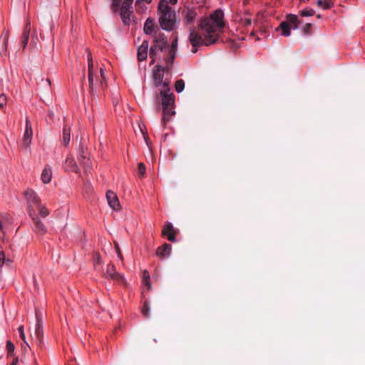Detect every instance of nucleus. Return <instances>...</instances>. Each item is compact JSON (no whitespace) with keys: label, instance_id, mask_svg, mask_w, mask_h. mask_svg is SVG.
Returning a JSON list of instances; mask_svg holds the SVG:
<instances>
[{"label":"nucleus","instance_id":"obj_1","mask_svg":"<svg viewBox=\"0 0 365 365\" xmlns=\"http://www.w3.org/2000/svg\"><path fill=\"white\" fill-rule=\"evenodd\" d=\"M225 26L224 13L220 9L215 10L210 16L200 21V32L190 31L189 40L192 46V53H196L197 47L215 43Z\"/></svg>","mask_w":365,"mask_h":365},{"label":"nucleus","instance_id":"obj_2","mask_svg":"<svg viewBox=\"0 0 365 365\" xmlns=\"http://www.w3.org/2000/svg\"><path fill=\"white\" fill-rule=\"evenodd\" d=\"M177 50L178 37L174 36L169 50V58L165 59V66L163 67L158 64L153 71V83L156 87L163 86V89H167V88H168V83L163 81L164 72L165 71H168L171 68L173 62L176 56Z\"/></svg>","mask_w":365,"mask_h":365},{"label":"nucleus","instance_id":"obj_3","mask_svg":"<svg viewBox=\"0 0 365 365\" xmlns=\"http://www.w3.org/2000/svg\"><path fill=\"white\" fill-rule=\"evenodd\" d=\"M159 24L165 31H172L176 26V16L174 11L168 6L166 0H160L158 5Z\"/></svg>","mask_w":365,"mask_h":365},{"label":"nucleus","instance_id":"obj_4","mask_svg":"<svg viewBox=\"0 0 365 365\" xmlns=\"http://www.w3.org/2000/svg\"><path fill=\"white\" fill-rule=\"evenodd\" d=\"M165 36L163 34H154V45L150 48V64H153L161 57L169 58V50Z\"/></svg>","mask_w":365,"mask_h":365},{"label":"nucleus","instance_id":"obj_5","mask_svg":"<svg viewBox=\"0 0 365 365\" xmlns=\"http://www.w3.org/2000/svg\"><path fill=\"white\" fill-rule=\"evenodd\" d=\"M163 106L162 125L165 127L171 118L175 114L174 110L175 96L170 93L169 88H164L160 91Z\"/></svg>","mask_w":365,"mask_h":365},{"label":"nucleus","instance_id":"obj_6","mask_svg":"<svg viewBox=\"0 0 365 365\" xmlns=\"http://www.w3.org/2000/svg\"><path fill=\"white\" fill-rule=\"evenodd\" d=\"M87 61L90 92L93 93L98 82H99L101 86H103L106 81L105 71L103 68H101L100 74H98L97 68L94 66L91 53L89 51L87 53Z\"/></svg>","mask_w":365,"mask_h":365},{"label":"nucleus","instance_id":"obj_7","mask_svg":"<svg viewBox=\"0 0 365 365\" xmlns=\"http://www.w3.org/2000/svg\"><path fill=\"white\" fill-rule=\"evenodd\" d=\"M112 9L113 11H119L120 18L124 24H129L130 22V16L132 11H130L131 5L133 0H112Z\"/></svg>","mask_w":365,"mask_h":365},{"label":"nucleus","instance_id":"obj_8","mask_svg":"<svg viewBox=\"0 0 365 365\" xmlns=\"http://www.w3.org/2000/svg\"><path fill=\"white\" fill-rule=\"evenodd\" d=\"M24 196L27 202L28 213L30 215V211L35 210V207L41 202L37 194L32 190H26L24 192Z\"/></svg>","mask_w":365,"mask_h":365},{"label":"nucleus","instance_id":"obj_9","mask_svg":"<svg viewBox=\"0 0 365 365\" xmlns=\"http://www.w3.org/2000/svg\"><path fill=\"white\" fill-rule=\"evenodd\" d=\"M33 130L30 120L26 119L25 130L23 135L22 149L30 150V145L32 143Z\"/></svg>","mask_w":365,"mask_h":365},{"label":"nucleus","instance_id":"obj_10","mask_svg":"<svg viewBox=\"0 0 365 365\" xmlns=\"http://www.w3.org/2000/svg\"><path fill=\"white\" fill-rule=\"evenodd\" d=\"M13 219L9 214H0V232L2 233V240H5L6 234L11 228Z\"/></svg>","mask_w":365,"mask_h":365},{"label":"nucleus","instance_id":"obj_11","mask_svg":"<svg viewBox=\"0 0 365 365\" xmlns=\"http://www.w3.org/2000/svg\"><path fill=\"white\" fill-rule=\"evenodd\" d=\"M29 215L33 221L34 230L38 235H43L46 232L47 230L43 222L39 219L36 210L30 211V215Z\"/></svg>","mask_w":365,"mask_h":365},{"label":"nucleus","instance_id":"obj_12","mask_svg":"<svg viewBox=\"0 0 365 365\" xmlns=\"http://www.w3.org/2000/svg\"><path fill=\"white\" fill-rule=\"evenodd\" d=\"M178 233V230L174 228L171 222H167L163 227L162 235L166 237L170 242L176 241V235Z\"/></svg>","mask_w":365,"mask_h":365},{"label":"nucleus","instance_id":"obj_13","mask_svg":"<svg viewBox=\"0 0 365 365\" xmlns=\"http://www.w3.org/2000/svg\"><path fill=\"white\" fill-rule=\"evenodd\" d=\"M63 168L65 170L68 172H73L75 173H80V170L76 164V162L75 161L73 157L71 155H67L63 163Z\"/></svg>","mask_w":365,"mask_h":365},{"label":"nucleus","instance_id":"obj_14","mask_svg":"<svg viewBox=\"0 0 365 365\" xmlns=\"http://www.w3.org/2000/svg\"><path fill=\"white\" fill-rule=\"evenodd\" d=\"M106 199L109 206L115 211H118L120 209V205L118 198L115 193L111 190H108L106 192Z\"/></svg>","mask_w":365,"mask_h":365},{"label":"nucleus","instance_id":"obj_15","mask_svg":"<svg viewBox=\"0 0 365 365\" xmlns=\"http://www.w3.org/2000/svg\"><path fill=\"white\" fill-rule=\"evenodd\" d=\"M43 323L36 316V323L34 327V333L31 334L32 337L36 338L39 344H41L43 339Z\"/></svg>","mask_w":365,"mask_h":365},{"label":"nucleus","instance_id":"obj_16","mask_svg":"<svg viewBox=\"0 0 365 365\" xmlns=\"http://www.w3.org/2000/svg\"><path fill=\"white\" fill-rule=\"evenodd\" d=\"M106 277L110 278L116 281H123V276L115 271V268L113 264H108L105 272Z\"/></svg>","mask_w":365,"mask_h":365},{"label":"nucleus","instance_id":"obj_17","mask_svg":"<svg viewBox=\"0 0 365 365\" xmlns=\"http://www.w3.org/2000/svg\"><path fill=\"white\" fill-rule=\"evenodd\" d=\"M149 43L145 40L138 48V58L140 61H144L148 57Z\"/></svg>","mask_w":365,"mask_h":365},{"label":"nucleus","instance_id":"obj_18","mask_svg":"<svg viewBox=\"0 0 365 365\" xmlns=\"http://www.w3.org/2000/svg\"><path fill=\"white\" fill-rule=\"evenodd\" d=\"M52 175L53 173L51 167L49 165H45L41 174V180L43 183H49L52 179Z\"/></svg>","mask_w":365,"mask_h":365},{"label":"nucleus","instance_id":"obj_19","mask_svg":"<svg viewBox=\"0 0 365 365\" xmlns=\"http://www.w3.org/2000/svg\"><path fill=\"white\" fill-rule=\"evenodd\" d=\"M172 247L168 243H165L161 247H159L157 250V255L162 258L168 257L171 253Z\"/></svg>","mask_w":365,"mask_h":365},{"label":"nucleus","instance_id":"obj_20","mask_svg":"<svg viewBox=\"0 0 365 365\" xmlns=\"http://www.w3.org/2000/svg\"><path fill=\"white\" fill-rule=\"evenodd\" d=\"M9 31H4L2 35V43L0 44V55L1 56H6L7 55V46L9 42Z\"/></svg>","mask_w":365,"mask_h":365},{"label":"nucleus","instance_id":"obj_21","mask_svg":"<svg viewBox=\"0 0 365 365\" xmlns=\"http://www.w3.org/2000/svg\"><path fill=\"white\" fill-rule=\"evenodd\" d=\"M284 22L287 23V25H289L292 29H297L299 24L298 17L294 14L287 15L286 19Z\"/></svg>","mask_w":365,"mask_h":365},{"label":"nucleus","instance_id":"obj_22","mask_svg":"<svg viewBox=\"0 0 365 365\" xmlns=\"http://www.w3.org/2000/svg\"><path fill=\"white\" fill-rule=\"evenodd\" d=\"M155 28L154 20L151 18H148L145 22L143 31L147 35H150L153 33Z\"/></svg>","mask_w":365,"mask_h":365},{"label":"nucleus","instance_id":"obj_23","mask_svg":"<svg viewBox=\"0 0 365 365\" xmlns=\"http://www.w3.org/2000/svg\"><path fill=\"white\" fill-rule=\"evenodd\" d=\"M29 34H30V24L27 23L21 35V43L23 46V48H24L29 42Z\"/></svg>","mask_w":365,"mask_h":365},{"label":"nucleus","instance_id":"obj_24","mask_svg":"<svg viewBox=\"0 0 365 365\" xmlns=\"http://www.w3.org/2000/svg\"><path fill=\"white\" fill-rule=\"evenodd\" d=\"M292 29V28L289 25H287V23L282 21L281 22L277 30L280 31L282 36H289L291 34Z\"/></svg>","mask_w":365,"mask_h":365},{"label":"nucleus","instance_id":"obj_25","mask_svg":"<svg viewBox=\"0 0 365 365\" xmlns=\"http://www.w3.org/2000/svg\"><path fill=\"white\" fill-rule=\"evenodd\" d=\"M35 210H37L38 213L37 215H40L43 218L46 217L50 213L47 207L41 202L38 203V205L35 207Z\"/></svg>","mask_w":365,"mask_h":365},{"label":"nucleus","instance_id":"obj_26","mask_svg":"<svg viewBox=\"0 0 365 365\" xmlns=\"http://www.w3.org/2000/svg\"><path fill=\"white\" fill-rule=\"evenodd\" d=\"M71 138V129L69 127L65 126L63 129V143L64 145H68Z\"/></svg>","mask_w":365,"mask_h":365},{"label":"nucleus","instance_id":"obj_27","mask_svg":"<svg viewBox=\"0 0 365 365\" xmlns=\"http://www.w3.org/2000/svg\"><path fill=\"white\" fill-rule=\"evenodd\" d=\"M317 4L324 9H329L333 6V2L331 0H317Z\"/></svg>","mask_w":365,"mask_h":365},{"label":"nucleus","instance_id":"obj_28","mask_svg":"<svg viewBox=\"0 0 365 365\" xmlns=\"http://www.w3.org/2000/svg\"><path fill=\"white\" fill-rule=\"evenodd\" d=\"M148 7L147 6L144 4V1H136L135 2V9H136V11L138 12V13H143L145 12L146 10H147Z\"/></svg>","mask_w":365,"mask_h":365},{"label":"nucleus","instance_id":"obj_29","mask_svg":"<svg viewBox=\"0 0 365 365\" xmlns=\"http://www.w3.org/2000/svg\"><path fill=\"white\" fill-rule=\"evenodd\" d=\"M11 260L9 258H6L4 252L0 250V268H1L5 264H10Z\"/></svg>","mask_w":365,"mask_h":365},{"label":"nucleus","instance_id":"obj_30","mask_svg":"<svg viewBox=\"0 0 365 365\" xmlns=\"http://www.w3.org/2000/svg\"><path fill=\"white\" fill-rule=\"evenodd\" d=\"M143 283L145 286H147L148 289H150V274L148 271L145 270L143 275Z\"/></svg>","mask_w":365,"mask_h":365},{"label":"nucleus","instance_id":"obj_31","mask_svg":"<svg viewBox=\"0 0 365 365\" xmlns=\"http://www.w3.org/2000/svg\"><path fill=\"white\" fill-rule=\"evenodd\" d=\"M185 88V82L183 80L180 79L175 82V88L178 93H181Z\"/></svg>","mask_w":365,"mask_h":365},{"label":"nucleus","instance_id":"obj_32","mask_svg":"<svg viewBox=\"0 0 365 365\" xmlns=\"http://www.w3.org/2000/svg\"><path fill=\"white\" fill-rule=\"evenodd\" d=\"M138 128H139V130L141 133V134H142L145 141L148 144V133L146 132L145 125L143 124H141L140 123H138Z\"/></svg>","mask_w":365,"mask_h":365},{"label":"nucleus","instance_id":"obj_33","mask_svg":"<svg viewBox=\"0 0 365 365\" xmlns=\"http://www.w3.org/2000/svg\"><path fill=\"white\" fill-rule=\"evenodd\" d=\"M241 24L245 26H248L252 24V19L250 14H245L243 18L241 19Z\"/></svg>","mask_w":365,"mask_h":365},{"label":"nucleus","instance_id":"obj_34","mask_svg":"<svg viewBox=\"0 0 365 365\" xmlns=\"http://www.w3.org/2000/svg\"><path fill=\"white\" fill-rule=\"evenodd\" d=\"M14 345L11 341H8L6 342V349L8 351V356H14Z\"/></svg>","mask_w":365,"mask_h":365},{"label":"nucleus","instance_id":"obj_35","mask_svg":"<svg viewBox=\"0 0 365 365\" xmlns=\"http://www.w3.org/2000/svg\"><path fill=\"white\" fill-rule=\"evenodd\" d=\"M300 14L302 16H312L314 14V11L312 9H306L301 11Z\"/></svg>","mask_w":365,"mask_h":365},{"label":"nucleus","instance_id":"obj_36","mask_svg":"<svg viewBox=\"0 0 365 365\" xmlns=\"http://www.w3.org/2000/svg\"><path fill=\"white\" fill-rule=\"evenodd\" d=\"M195 11H188L187 14H186V16H185V19L187 22H192L193 21V19H195Z\"/></svg>","mask_w":365,"mask_h":365},{"label":"nucleus","instance_id":"obj_37","mask_svg":"<svg viewBox=\"0 0 365 365\" xmlns=\"http://www.w3.org/2000/svg\"><path fill=\"white\" fill-rule=\"evenodd\" d=\"M142 314L144 317H148L150 314V308L148 307V304L145 302L142 309Z\"/></svg>","mask_w":365,"mask_h":365},{"label":"nucleus","instance_id":"obj_38","mask_svg":"<svg viewBox=\"0 0 365 365\" xmlns=\"http://www.w3.org/2000/svg\"><path fill=\"white\" fill-rule=\"evenodd\" d=\"M7 103V97L4 94L0 95V108H4Z\"/></svg>","mask_w":365,"mask_h":365},{"label":"nucleus","instance_id":"obj_39","mask_svg":"<svg viewBox=\"0 0 365 365\" xmlns=\"http://www.w3.org/2000/svg\"><path fill=\"white\" fill-rule=\"evenodd\" d=\"M81 163H82L83 166L84 167L85 170L87 171L88 170V168H90V164H91L90 160L88 158H86L84 157L83 160L81 161Z\"/></svg>","mask_w":365,"mask_h":365},{"label":"nucleus","instance_id":"obj_40","mask_svg":"<svg viewBox=\"0 0 365 365\" xmlns=\"http://www.w3.org/2000/svg\"><path fill=\"white\" fill-rule=\"evenodd\" d=\"M138 171H139L140 174L143 175L146 170L145 165L143 163H138Z\"/></svg>","mask_w":365,"mask_h":365},{"label":"nucleus","instance_id":"obj_41","mask_svg":"<svg viewBox=\"0 0 365 365\" xmlns=\"http://www.w3.org/2000/svg\"><path fill=\"white\" fill-rule=\"evenodd\" d=\"M115 251H116V253H117V255H118V258L120 259L123 260V255L121 254L119 245H118V244L117 242H115Z\"/></svg>","mask_w":365,"mask_h":365},{"label":"nucleus","instance_id":"obj_42","mask_svg":"<svg viewBox=\"0 0 365 365\" xmlns=\"http://www.w3.org/2000/svg\"><path fill=\"white\" fill-rule=\"evenodd\" d=\"M21 339H22V341L25 343V344L29 346V344L27 343L26 340V336H25V333H21V334H19Z\"/></svg>","mask_w":365,"mask_h":365},{"label":"nucleus","instance_id":"obj_43","mask_svg":"<svg viewBox=\"0 0 365 365\" xmlns=\"http://www.w3.org/2000/svg\"><path fill=\"white\" fill-rule=\"evenodd\" d=\"M19 358L17 356H14V359L10 365H18Z\"/></svg>","mask_w":365,"mask_h":365},{"label":"nucleus","instance_id":"obj_44","mask_svg":"<svg viewBox=\"0 0 365 365\" xmlns=\"http://www.w3.org/2000/svg\"><path fill=\"white\" fill-rule=\"evenodd\" d=\"M18 331H19V334H21V333H24V326H20L18 328Z\"/></svg>","mask_w":365,"mask_h":365},{"label":"nucleus","instance_id":"obj_45","mask_svg":"<svg viewBox=\"0 0 365 365\" xmlns=\"http://www.w3.org/2000/svg\"><path fill=\"white\" fill-rule=\"evenodd\" d=\"M169 2L172 4H175L178 2V0H169Z\"/></svg>","mask_w":365,"mask_h":365},{"label":"nucleus","instance_id":"obj_46","mask_svg":"<svg viewBox=\"0 0 365 365\" xmlns=\"http://www.w3.org/2000/svg\"><path fill=\"white\" fill-rule=\"evenodd\" d=\"M307 28H311L312 25L310 24H308L307 26H306Z\"/></svg>","mask_w":365,"mask_h":365}]
</instances>
